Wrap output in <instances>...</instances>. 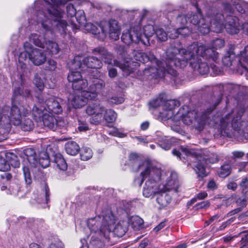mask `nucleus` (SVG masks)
<instances>
[{
  "instance_id": "18",
  "label": "nucleus",
  "mask_w": 248,
  "mask_h": 248,
  "mask_svg": "<svg viewBox=\"0 0 248 248\" xmlns=\"http://www.w3.org/2000/svg\"><path fill=\"white\" fill-rule=\"evenodd\" d=\"M223 25L226 31L231 34H237L239 31V19L236 16H227Z\"/></svg>"
},
{
  "instance_id": "25",
  "label": "nucleus",
  "mask_w": 248,
  "mask_h": 248,
  "mask_svg": "<svg viewBox=\"0 0 248 248\" xmlns=\"http://www.w3.org/2000/svg\"><path fill=\"white\" fill-rule=\"evenodd\" d=\"M120 35V28L118 25V21L115 19H110L109 21V36L114 40H117Z\"/></svg>"
},
{
  "instance_id": "59",
  "label": "nucleus",
  "mask_w": 248,
  "mask_h": 248,
  "mask_svg": "<svg viewBox=\"0 0 248 248\" xmlns=\"http://www.w3.org/2000/svg\"><path fill=\"white\" fill-rule=\"evenodd\" d=\"M210 203L208 201H205L198 203L195 205L197 209H207L210 206Z\"/></svg>"
},
{
  "instance_id": "54",
  "label": "nucleus",
  "mask_w": 248,
  "mask_h": 248,
  "mask_svg": "<svg viewBox=\"0 0 248 248\" xmlns=\"http://www.w3.org/2000/svg\"><path fill=\"white\" fill-rule=\"evenodd\" d=\"M57 68V62L53 60L49 59L46 65L45 69L46 70L53 71Z\"/></svg>"
},
{
  "instance_id": "30",
  "label": "nucleus",
  "mask_w": 248,
  "mask_h": 248,
  "mask_svg": "<svg viewBox=\"0 0 248 248\" xmlns=\"http://www.w3.org/2000/svg\"><path fill=\"white\" fill-rule=\"evenodd\" d=\"M85 27L88 32L93 34L98 35L100 34L101 33L102 34L105 33L104 28L101 24L97 23H95V24L88 23Z\"/></svg>"
},
{
  "instance_id": "39",
  "label": "nucleus",
  "mask_w": 248,
  "mask_h": 248,
  "mask_svg": "<svg viewBox=\"0 0 248 248\" xmlns=\"http://www.w3.org/2000/svg\"><path fill=\"white\" fill-rule=\"evenodd\" d=\"M43 48H46L52 55L56 54L59 51V48L58 44L52 41L46 40L45 46Z\"/></svg>"
},
{
  "instance_id": "62",
  "label": "nucleus",
  "mask_w": 248,
  "mask_h": 248,
  "mask_svg": "<svg viewBox=\"0 0 248 248\" xmlns=\"http://www.w3.org/2000/svg\"><path fill=\"white\" fill-rule=\"evenodd\" d=\"M113 135L119 138H124L126 137V134L121 132L119 129H114L112 131Z\"/></svg>"
},
{
  "instance_id": "56",
  "label": "nucleus",
  "mask_w": 248,
  "mask_h": 248,
  "mask_svg": "<svg viewBox=\"0 0 248 248\" xmlns=\"http://www.w3.org/2000/svg\"><path fill=\"white\" fill-rule=\"evenodd\" d=\"M47 248H63V244L59 239H54Z\"/></svg>"
},
{
  "instance_id": "8",
  "label": "nucleus",
  "mask_w": 248,
  "mask_h": 248,
  "mask_svg": "<svg viewBox=\"0 0 248 248\" xmlns=\"http://www.w3.org/2000/svg\"><path fill=\"white\" fill-rule=\"evenodd\" d=\"M221 100V97L220 96L217 99V102L214 104L212 108H208L206 111H202L199 114L196 110L192 111L189 110L188 106H183L175 115H172L170 119L176 122L181 120L184 124L186 125L192 124L194 127L196 125V126L200 127L203 125L210 124L211 117L212 116L211 113L219 104Z\"/></svg>"
},
{
  "instance_id": "52",
  "label": "nucleus",
  "mask_w": 248,
  "mask_h": 248,
  "mask_svg": "<svg viewBox=\"0 0 248 248\" xmlns=\"http://www.w3.org/2000/svg\"><path fill=\"white\" fill-rule=\"evenodd\" d=\"M187 14L184 15L179 16L177 20L180 21L183 26L182 28L178 29V31L180 32V30H184L186 28V24L189 23V18L186 17Z\"/></svg>"
},
{
  "instance_id": "50",
  "label": "nucleus",
  "mask_w": 248,
  "mask_h": 248,
  "mask_svg": "<svg viewBox=\"0 0 248 248\" xmlns=\"http://www.w3.org/2000/svg\"><path fill=\"white\" fill-rule=\"evenodd\" d=\"M157 39L161 42L166 41L167 39V34L162 28H156L155 33Z\"/></svg>"
},
{
  "instance_id": "40",
  "label": "nucleus",
  "mask_w": 248,
  "mask_h": 248,
  "mask_svg": "<svg viewBox=\"0 0 248 248\" xmlns=\"http://www.w3.org/2000/svg\"><path fill=\"white\" fill-rule=\"evenodd\" d=\"M5 157L7 160L8 163L14 168H18L20 166V162L18 159L17 156L14 153H6L5 154Z\"/></svg>"
},
{
  "instance_id": "35",
  "label": "nucleus",
  "mask_w": 248,
  "mask_h": 248,
  "mask_svg": "<svg viewBox=\"0 0 248 248\" xmlns=\"http://www.w3.org/2000/svg\"><path fill=\"white\" fill-rule=\"evenodd\" d=\"M65 149L68 154L75 155L78 153L80 148L79 145L76 142L70 141L65 144Z\"/></svg>"
},
{
  "instance_id": "2",
  "label": "nucleus",
  "mask_w": 248,
  "mask_h": 248,
  "mask_svg": "<svg viewBox=\"0 0 248 248\" xmlns=\"http://www.w3.org/2000/svg\"><path fill=\"white\" fill-rule=\"evenodd\" d=\"M94 56L89 55L83 57L80 55L75 56L73 59L70 68V75L73 78H82V67H87L90 69H100L103 66L102 62L108 64H113L120 68L126 76L133 73L134 69L128 64L121 63L117 60H113L114 56L109 52L105 47L98 46L92 49Z\"/></svg>"
},
{
  "instance_id": "38",
  "label": "nucleus",
  "mask_w": 248,
  "mask_h": 248,
  "mask_svg": "<svg viewBox=\"0 0 248 248\" xmlns=\"http://www.w3.org/2000/svg\"><path fill=\"white\" fill-rule=\"evenodd\" d=\"M175 142V139L174 138H169L168 137H165L162 138L161 140H159L158 145L165 150H169Z\"/></svg>"
},
{
  "instance_id": "4",
  "label": "nucleus",
  "mask_w": 248,
  "mask_h": 248,
  "mask_svg": "<svg viewBox=\"0 0 248 248\" xmlns=\"http://www.w3.org/2000/svg\"><path fill=\"white\" fill-rule=\"evenodd\" d=\"M128 165L133 171L141 172V175L147 177L143 189V195L149 197L158 191V183L161 178L162 170L160 167L148 160H142L136 153L129 155Z\"/></svg>"
},
{
  "instance_id": "17",
  "label": "nucleus",
  "mask_w": 248,
  "mask_h": 248,
  "mask_svg": "<svg viewBox=\"0 0 248 248\" xmlns=\"http://www.w3.org/2000/svg\"><path fill=\"white\" fill-rule=\"evenodd\" d=\"M156 28L153 25L148 24L145 25L143 28V36L146 39V41L143 40V35L139 33V31L137 29L136 32L134 33L137 39L139 42H140L145 46H148L150 45L149 38L153 36L155 32Z\"/></svg>"
},
{
  "instance_id": "63",
  "label": "nucleus",
  "mask_w": 248,
  "mask_h": 248,
  "mask_svg": "<svg viewBox=\"0 0 248 248\" xmlns=\"http://www.w3.org/2000/svg\"><path fill=\"white\" fill-rule=\"evenodd\" d=\"M150 241L148 239H144L140 243L138 248H150Z\"/></svg>"
},
{
  "instance_id": "24",
  "label": "nucleus",
  "mask_w": 248,
  "mask_h": 248,
  "mask_svg": "<svg viewBox=\"0 0 248 248\" xmlns=\"http://www.w3.org/2000/svg\"><path fill=\"white\" fill-rule=\"evenodd\" d=\"M238 58V56H235L233 57L231 55L226 54L222 58V62L224 66L227 67L236 66V68H234V67L231 68V69L233 70L234 73H235L237 76L238 75V73L236 72V70L238 69H239V63L237 62Z\"/></svg>"
},
{
  "instance_id": "49",
  "label": "nucleus",
  "mask_w": 248,
  "mask_h": 248,
  "mask_svg": "<svg viewBox=\"0 0 248 248\" xmlns=\"http://www.w3.org/2000/svg\"><path fill=\"white\" fill-rule=\"evenodd\" d=\"M231 173V166L228 164L223 165L218 171V175L221 177H226Z\"/></svg>"
},
{
  "instance_id": "27",
  "label": "nucleus",
  "mask_w": 248,
  "mask_h": 248,
  "mask_svg": "<svg viewBox=\"0 0 248 248\" xmlns=\"http://www.w3.org/2000/svg\"><path fill=\"white\" fill-rule=\"evenodd\" d=\"M0 190L1 191H6V193L7 194L12 195L14 196H19V197L23 196L21 187L16 184L13 183L8 187L5 186H2L0 187Z\"/></svg>"
},
{
  "instance_id": "12",
  "label": "nucleus",
  "mask_w": 248,
  "mask_h": 248,
  "mask_svg": "<svg viewBox=\"0 0 248 248\" xmlns=\"http://www.w3.org/2000/svg\"><path fill=\"white\" fill-rule=\"evenodd\" d=\"M24 162L25 159L30 165L32 167H37L39 165L43 168L47 167L50 163L49 155L46 152L42 151L39 153V159L36 157V154L34 149L27 148L24 151Z\"/></svg>"
},
{
  "instance_id": "45",
  "label": "nucleus",
  "mask_w": 248,
  "mask_h": 248,
  "mask_svg": "<svg viewBox=\"0 0 248 248\" xmlns=\"http://www.w3.org/2000/svg\"><path fill=\"white\" fill-rule=\"evenodd\" d=\"M104 112H101L93 115V116L90 119V123L94 125H97L101 124L104 121Z\"/></svg>"
},
{
  "instance_id": "46",
  "label": "nucleus",
  "mask_w": 248,
  "mask_h": 248,
  "mask_svg": "<svg viewBox=\"0 0 248 248\" xmlns=\"http://www.w3.org/2000/svg\"><path fill=\"white\" fill-rule=\"evenodd\" d=\"M50 192L48 186H45V192L40 197H38L36 199V201L39 203H42L45 202L46 203H47L49 201Z\"/></svg>"
},
{
  "instance_id": "1",
  "label": "nucleus",
  "mask_w": 248,
  "mask_h": 248,
  "mask_svg": "<svg viewBox=\"0 0 248 248\" xmlns=\"http://www.w3.org/2000/svg\"><path fill=\"white\" fill-rule=\"evenodd\" d=\"M24 78H18L13 82L15 89L11 99V107L5 105L0 107V134L6 135L11 130V124L20 125L25 131L31 130L34 124L29 118H26L30 112L29 106H24L19 102L21 98H32L31 91L23 86Z\"/></svg>"
},
{
  "instance_id": "33",
  "label": "nucleus",
  "mask_w": 248,
  "mask_h": 248,
  "mask_svg": "<svg viewBox=\"0 0 248 248\" xmlns=\"http://www.w3.org/2000/svg\"><path fill=\"white\" fill-rule=\"evenodd\" d=\"M224 15L220 13H217L210 19L211 25H214L218 28H221L225 22Z\"/></svg>"
},
{
  "instance_id": "48",
  "label": "nucleus",
  "mask_w": 248,
  "mask_h": 248,
  "mask_svg": "<svg viewBox=\"0 0 248 248\" xmlns=\"http://www.w3.org/2000/svg\"><path fill=\"white\" fill-rule=\"evenodd\" d=\"M210 67L211 69V71H210L209 72L210 76H220L223 75V70L221 68L217 66L214 64H211Z\"/></svg>"
},
{
  "instance_id": "3",
  "label": "nucleus",
  "mask_w": 248,
  "mask_h": 248,
  "mask_svg": "<svg viewBox=\"0 0 248 248\" xmlns=\"http://www.w3.org/2000/svg\"><path fill=\"white\" fill-rule=\"evenodd\" d=\"M116 220V217L109 207L103 208L99 215L89 219L87 225L91 231L90 244L95 248L112 245L110 235Z\"/></svg>"
},
{
  "instance_id": "64",
  "label": "nucleus",
  "mask_w": 248,
  "mask_h": 248,
  "mask_svg": "<svg viewBox=\"0 0 248 248\" xmlns=\"http://www.w3.org/2000/svg\"><path fill=\"white\" fill-rule=\"evenodd\" d=\"M239 186L241 189H248V179L247 178H242Z\"/></svg>"
},
{
  "instance_id": "58",
  "label": "nucleus",
  "mask_w": 248,
  "mask_h": 248,
  "mask_svg": "<svg viewBox=\"0 0 248 248\" xmlns=\"http://www.w3.org/2000/svg\"><path fill=\"white\" fill-rule=\"evenodd\" d=\"M207 197V193L206 192L202 191V192H200L197 194L196 196L194 198L192 199L190 201V203L192 204V203H194L195 202H196L197 201V200H202L204 199Z\"/></svg>"
},
{
  "instance_id": "6",
  "label": "nucleus",
  "mask_w": 248,
  "mask_h": 248,
  "mask_svg": "<svg viewBox=\"0 0 248 248\" xmlns=\"http://www.w3.org/2000/svg\"><path fill=\"white\" fill-rule=\"evenodd\" d=\"M225 41L222 39L216 38L212 41L211 47H206L204 45L199 46L198 43H193L185 48H173L169 52V57L171 59V53H180L185 55V60L182 61L179 64L180 66L186 65V60L193 57L194 54H197L202 56L205 59L210 61L212 60L216 62L218 59L219 54L217 52V49L221 48L224 46Z\"/></svg>"
},
{
  "instance_id": "7",
  "label": "nucleus",
  "mask_w": 248,
  "mask_h": 248,
  "mask_svg": "<svg viewBox=\"0 0 248 248\" xmlns=\"http://www.w3.org/2000/svg\"><path fill=\"white\" fill-rule=\"evenodd\" d=\"M178 48L175 46L171 45L170 48L167 51V60L166 65L164 68V76H166L167 74L175 77L178 76L177 71L172 67L173 64L176 68L182 69L185 67L187 64L188 61H190V66L193 69H195L197 67V71L201 75H205L209 73L210 68L207 62H202L201 57L204 59L202 56L195 54L191 58L186 60V65L184 66H180V64L181 63L182 61L185 60V55L180 54V53H171V59L169 57V52L173 48Z\"/></svg>"
},
{
  "instance_id": "11",
  "label": "nucleus",
  "mask_w": 248,
  "mask_h": 248,
  "mask_svg": "<svg viewBox=\"0 0 248 248\" xmlns=\"http://www.w3.org/2000/svg\"><path fill=\"white\" fill-rule=\"evenodd\" d=\"M150 108H156L161 107V111L158 117L163 121H166L172 118L174 114V109L180 105V102L175 99L166 100V94L162 93L156 98L149 102Z\"/></svg>"
},
{
  "instance_id": "37",
  "label": "nucleus",
  "mask_w": 248,
  "mask_h": 248,
  "mask_svg": "<svg viewBox=\"0 0 248 248\" xmlns=\"http://www.w3.org/2000/svg\"><path fill=\"white\" fill-rule=\"evenodd\" d=\"M25 50L20 53L19 61L25 60L28 57L30 60V54L32 49V46L30 43L26 42L24 44Z\"/></svg>"
},
{
  "instance_id": "21",
  "label": "nucleus",
  "mask_w": 248,
  "mask_h": 248,
  "mask_svg": "<svg viewBox=\"0 0 248 248\" xmlns=\"http://www.w3.org/2000/svg\"><path fill=\"white\" fill-rule=\"evenodd\" d=\"M160 180L161 179L158 183V191L154 195L150 196V197H153L154 195L157 193L156 202L161 207H164L166 206L170 202L171 198L170 196L166 192V191H163V190L161 189L160 186L159 184ZM149 198H150V197Z\"/></svg>"
},
{
  "instance_id": "42",
  "label": "nucleus",
  "mask_w": 248,
  "mask_h": 248,
  "mask_svg": "<svg viewBox=\"0 0 248 248\" xmlns=\"http://www.w3.org/2000/svg\"><path fill=\"white\" fill-rule=\"evenodd\" d=\"M158 69L155 66L148 65L143 70V76L145 77L157 78Z\"/></svg>"
},
{
  "instance_id": "26",
  "label": "nucleus",
  "mask_w": 248,
  "mask_h": 248,
  "mask_svg": "<svg viewBox=\"0 0 248 248\" xmlns=\"http://www.w3.org/2000/svg\"><path fill=\"white\" fill-rule=\"evenodd\" d=\"M135 32L136 31H135L134 29L132 30V28L124 31L121 36L122 41L127 45H129L133 42L139 43L140 42L137 40V37L135 36Z\"/></svg>"
},
{
  "instance_id": "16",
  "label": "nucleus",
  "mask_w": 248,
  "mask_h": 248,
  "mask_svg": "<svg viewBox=\"0 0 248 248\" xmlns=\"http://www.w3.org/2000/svg\"><path fill=\"white\" fill-rule=\"evenodd\" d=\"M238 62L239 63V69L236 70L238 76L244 75L248 78V68L245 63H248V45L246 46L244 50L240 52L238 55Z\"/></svg>"
},
{
  "instance_id": "61",
  "label": "nucleus",
  "mask_w": 248,
  "mask_h": 248,
  "mask_svg": "<svg viewBox=\"0 0 248 248\" xmlns=\"http://www.w3.org/2000/svg\"><path fill=\"white\" fill-rule=\"evenodd\" d=\"M235 217H232L227 220L226 221L223 222L221 225L219 227L218 230L222 231L225 229L229 225H230L232 222H233L235 220Z\"/></svg>"
},
{
  "instance_id": "41",
  "label": "nucleus",
  "mask_w": 248,
  "mask_h": 248,
  "mask_svg": "<svg viewBox=\"0 0 248 248\" xmlns=\"http://www.w3.org/2000/svg\"><path fill=\"white\" fill-rule=\"evenodd\" d=\"M132 227L135 230H139L143 228V220L139 216L132 217L130 219Z\"/></svg>"
},
{
  "instance_id": "55",
  "label": "nucleus",
  "mask_w": 248,
  "mask_h": 248,
  "mask_svg": "<svg viewBox=\"0 0 248 248\" xmlns=\"http://www.w3.org/2000/svg\"><path fill=\"white\" fill-rule=\"evenodd\" d=\"M66 8L67 16L71 18L74 17L78 11L76 10L74 5L71 3H69L67 5Z\"/></svg>"
},
{
  "instance_id": "13",
  "label": "nucleus",
  "mask_w": 248,
  "mask_h": 248,
  "mask_svg": "<svg viewBox=\"0 0 248 248\" xmlns=\"http://www.w3.org/2000/svg\"><path fill=\"white\" fill-rule=\"evenodd\" d=\"M32 114L36 120H42L45 127L50 130H56V119L48 113L45 107L40 108L39 105H34L32 109Z\"/></svg>"
},
{
  "instance_id": "53",
  "label": "nucleus",
  "mask_w": 248,
  "mask_h": 248,
  "mask_svg": "<svg viewBox=\"0 0 248 248\" xmlns=\"http://www.w3.org/2000/svg\"><path fill=\"white\" fill-rule=\"evenodd\" d=\"M9 169V163H8L7 160L2 156H0V171H6Z\"/></svg>"
},
{
  "instance_id": "60",
  "label": "nucleus",
  "mask_w": 248,
  "mask_h": 248,
  "mask_svg": "<svg viewBox=\"0 0 248 248\" xmlns=\"http://www.w3.org/2000/svg\"><path fill=\"white\" fill-rule=\"evenodd\" d=\"M56 129L57 128H62L65 127L66 125V122L61 118H59L58 119H56Z\"/></svg>"
},
{
  "instance_id": "43",
  "label": "nucleus",
  "mask_w": 248,
  "mask_h": 248,
  "mask_svg": "<svg viewBox=\"0 0 248 248\" xmlns=\"http://www.w3.org/2000/svg\"><path fill=\"white\" fill-rule=\"evenodd\" d=\"M104 120L108 123H112L114 122L117 118L116 113L112 109H107L105 108L104 113Z\"/></svg>"
},
{
  "instance_id": "9",
  "label": "nucleus",
  "mask_w": 248,
  "mask_h": 248,
  "mask_svg": "<svg viewBox=\"0 0 248 248\" xmlns=\"http://www.w3.org/2000/svg\"><path fill=\"white\" fill-rule=\"evenodd\" d=\"M194 152L185 147H181L180 150L174 149L172 150V154L181 160L189 159L191 162H194L193 167L198 174L199 177L203 178L207 175L206 167L208 162L214 163L218 161L217 156L213 155V158H207L202 155L195 156Z\"/></svg>"
},
{
  "instance_id": "10",
  "label": "nucleus",
  "mask_w": 248,
  "mask_h": 248,
  "mask_svg": "<svg viewBox=\"0 0 248 248\" xmlns=\"http://www.w3.org/2000/svg\"><path fill=\"white\" fill-rule=\"evenodd\" d=\"M93 84L90 85L89 91H77L70 93L68 97L69 104L75 108L84 106L88 100L95 98L98 93L105 87V83L100 78H94Z\"/></svg>"
},
{
  "instance_id": "29",
  "label": "nucleus",
  "mask_w": 248,
  "mask_h": 248,
  "mask_svg": "<svg viewBox=\"0 0 248 248\" xmlns=\"http://www.w3.org/2000/svg\"><path fill=\"white\" fill-rule=\"evenodd\" d=\"M127 231V222L126 221H120L113 227L111 232L119 237H122Z\"/></svg>"
},
{
  "instance_id": "23",
  "label": "nucleus",
  "mask_w": 248,
  "mask_h": 248,
  "mask_svg": "<svg viewBox=\"0 0 248 248\" xmlns=\"http://www.w3.org/2000/svg\"><path fill=\"white\" fill-rule=\"evenodd\" d=\"M161 188V189L163 190V191L174 190L177 191L178 188V182L177 174L176 173L174 172H171L169 177L168 178L167 183L163 185L162 187Z\"/></svg>"
},
{
  "instance_id": "51",
  "label": "nucleus",
  "mask_w": 248,
  "mask_h": 248,
  "mask_svg": "<svg viewBox=\"0 0 248 248\" xmlns=\"http://www.w3.org/2000/svg\"><path fill=\"white\" fill-rule=\"evenodd\" d=\"M22 170L26 184L30 185L32 182V177L29 167L24 166Z\"/></svg>"
},
{
  "instance_id": "47",
  "label": "nucleus",
  "mask_w": 248,
  "mask_h": 248,
  "mask_svg": "<svg viewBox=\"0 0 248 248\" xmlns=\"http://www.w3.org/2000/svg\"><path fill=\"white\" fill-rule=\"evenodd\" d=\"M74 17L79 25L82 26L87 24L85 14L83 10H78Z\"/></svg>"
},
{
  "instance_id": "14",
  "label": "nucleus",
  "mask_w": 248,
  "mask_h": 248,
  "mask_svg": "<svg viewBox=\"0 0 248 248\" xmlns=\"http://www.w3.org/2000/svg\"><path fill=\"white\" fill-rule=\"evenodd\" d=\"M38 103L40 108L45 107L47 112L50 114H60L62 111V100L59 98L51 96L46 97L44 100V97L37 96Z\"/></svg>"
},
{
  "instance_id": "36",
  "label": "nucleus",
  "mask_w": 248,
  "mask_h": 248,
  "mask_svg": "<svg viewBox=\"0 0 248 248\" xmlns=\"http://www.w3.org/2000/svg\"><path fill=\"white\" fill-rule=\"evenodd\" d=\"M54 162L57 167L60 170H65L67 168V165L62 155L60 153L54 155Z\"/></svg>"
},
{
  "instance_id": "44",
  "label": "nucleus",
  "mask_w": 248,
  "mask_h": 248,
  "mask_svg": "<svg viewBox=\"0 0 248 248\" xmlns=\"http://www.w3.org/2000/svg\"><path fill=\"white\" fill-rule=\"evenodd\" d=\"M93 155V152L90 148L84 147L80 150V155L82 160H88L92 157Z\"/></svg>"
},
{
  "instance_id": "15",
  "label": "nucleus",
  "mask_w": 248,
  "mask_h": 248,
  "mask_svg": "<svg viewBox=\"0 0 248 248\" xmlns=\"http://www.w3.org/2000/svg\"><path fill=\"white\" fill-rule=\"evenodd\" d=\"M194 6L197 10V13L193 12L188 13L186 17L189 18V23L197 26L198 30L202 33L205 34L209 32L210 29L208 25L205 23V20L202 14L201 9L199 6L197 1L194 4Z\"/></svg>"
},
{
  "instance_id": "22",
  "label": "nucleus",
  "mask_w": 248,
  "mask_h": 248,
  "mask_svg": "<svg viewBox=\"0 0 248 248\" xmlns=\"http://www.w3.org/2000/svg\"><path fill=\"white\" fill-rule=\"evenodd\" d=\"M134 57L135 60L141 62L143 63L150 62H156V58L155 55L149 52L148 53H146L140 50H138L135 52Z\"/></svg>"
},
{
  "instance_id": "28",
  "label": "nucleus",
  "mask_w": 248,
  "mask_h": 248,
  "mask_svg": "<svg viewBox=\"0 0 248 248\" xmlns=\"http://www.w3.org/2000/svg\"><path fill=\"white\" fill-rule=\"evenodd\" d=\"M52 78H34L33 82L39 91H42L45 86L48 88H53L55 86Z\"/></svg>"
},
{
  "instance_id": "57",
  "label": "nucleus",
  "mask_w": 248,
  "mask_h": 248,
  "mask_svg": "<svg viewBox=\"0 0 248 248\" xmlns=\"http://www.w3.org/2000/svg\"><path fill=\"white\" fill-rule=\"evenodd\" d=\"M248 199L244 197H239L237 198L235 201V203L238 207V208H242V210L247 206V202Z\"/></svg>"
},
{
  "instance_id": "5",
  "label": "nucleus",
  "mask_w": 248,
  "mask_h": 248,
  "mask_svg": "<svg viewBox=\"0 0 248 248\" xmlns=\"http://www.w3.org/2000/svg\"><path fill=\"white\" fill-rule=\"evenodd\" d=\"M244 112V108L238 107L221 119L220 131L224 137L239 141L248 139V122L241 118Z\"/></svg>"
},
{
  "instance_id": "31",
  "label": "nucleus",
  "mask_w": 248,
  "mask_h": 248,
  "mask_svg": "<svg viewBox=\"0 0 248 248\" xmlns=\"http://www.w3.org/2000/svg\"><path fill=\"white\" fill-rule=\"evenodd\" d=\"M107 99L108 103L112 105H118L123 103L124 101V94L122 91L117 92L116 93H113L111 95L108 94L107 96Z\"/></svg>"
},
{
  "instance_id": "20",
  "label": "nucleus",
  "mask_w": 248,
  "mask_h": 248,
  "mask_svg": "<svg viewBox=\"0 0 248 248\" xmlns=\"http://www.w3.org/2000/svg\"><path fill=\"white\" fill-rule=\"evenodd\" d=\"M46 59V54L44 51L33 48L30 54V60L35 65H40L44 63Z\"/></svg>"
},
{
  "instance_id": "34",
  "label": "nucleus",
  "mask_w": 248,
  "mask_h": 248,
  "mask_svg": "<svg viewBox=\"0 0 248 248\" xmlns=\"http://www.w3.org/2000/svg\"><path fill=\"white\" fill-rule=\"evenodd\" d=\"M30 40L36 46L44 47L46 41V38L43 35L36 33H32L30 36Z\"/></svg>"
},
{
  "instance_id": "19",
  "label": "nucleus",
  "mask_w": 248,
  "mask_h": 248,
  "mask_svg": "<svg viewBox=\"0 0 248 248\" xmlns=\"http://www.w3.org/2000/svg\"><path fill=\"white\" fill-rule=\"evenodd\" d=\"M68 80V86H71L73 91V93L77 91H89L90 86L86 89L88 86V81L86 78H67Z\"/></svg>"
},
{
  "instance_id": "32",
  "label": "nucleus",
  "mask_w": 248,
  "mask_h": 248,
  "mask_svg": "<svg viewBox=\"0 0 248 248\" xmlns=\"http://www.w3.org/2000/svg\"><path fill=\"white\" fill-rule=\"evenodd\" d=\"M104 111H105V108L98 103L89 104L86 109V113L89 115H93Z\"/></svg>"
}]
</instances>
